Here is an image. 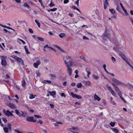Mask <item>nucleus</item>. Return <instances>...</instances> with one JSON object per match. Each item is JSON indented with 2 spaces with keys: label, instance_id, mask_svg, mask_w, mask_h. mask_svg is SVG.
I'll use <instances>...</instances> for the list:
<instances>
[{
  "label": "nucleus",
  "instance_id": "obj_15",
  "mask_svg": "<svg viewBox=\"0 0 133 133\" xmlns=\"http://www.w3.org/2000/svg\"><path fill=\"white\" fill-rule=\"evenodd\" d=\"M48 93L50 95L52 96H54L56 95V93L54 91H49Z\"/></svg>",
  "mask_w": 133,
  "mask_h": 133
},
{
  "label": "nucleus",
  "instance_id": "obj_33",
  "mask_svg": "<svg viewBox=\"0 0 133 133\" xmlns=\"http://www.w3.org/2000/svg\"><path fill=\"white\" fill-rule=\"evenodd\" d=\"M4 132H7L8 131V129L6 127H5L4 128Z\"/></svg>",
  "mask_w": 133,
  "mask_h": 133
},
{
  "label": "nucleus",
  "instance_id": "obj_47",
  "mask_svg": "<svg viewBox=\"0 0 133 133\" xmlns=\"http://www.w3.org/2000/svg\"><path fill=\"white\" fill-rule=\"evenodd\" d=\"M111 83L112 85L114 87V88H115L117 87V86L114 83Z\"/></svg>",
  "mask_w": 133,
  "mask_h": 133
},
{
  "label": "nucleus",
  "instance_id": "obj_43",
  "mask_svg": "<svg viewBox=\"0 0 133 133\" xmlns=\"http://www.w3.org/2000/svg\"><path fill=\"white\" fill-rule=\"evenodd\" d=\"M57 9V8H54L53 9H50V10L52 11H56Z\"/></svg>",
  "mask_w": 133,
  "mask_h": 133
},
{
  "label": "nucleus",
  "instance_id": "obj_34",
  "mask_svg": "<svg viewBox=\"0 0 133 133\" xmlns=\"http://www.w3.org/2000/svg\"><path fill=\"white\" fill-rule=\"evenodd\" d=\"M37 37L38 39L41 41H44V39L42 38L38 37Z\"/></svg>",
  "mask_w": 133,
  "mask_h": 133
},
{
  "label": "nucleus",
  "instance_id": "obj_48",
  "mask_svg": "<svg viewBox=\"0 0 133 133\" xmlns=\"http://www.w3.org/2000/svg\"><path fill=\"white\" fill-rule=\"evenodd\" d=\"M117 10L119 12H120L121 9L119 7L118 5H117V8H116Z\"/></svg>",
  "mask_w": 133,
  "mask_h": 133
},
{
  "label": "nucleus",
  "instance_id": "obj_11",
  "mask_svg": "<svg viewBox=\"0 0 133 133\" xmlns=\"http://www.w3.org/2000/svg\"><path fill=\"white\" fill-rule=\"evenodd\" d=\"M9 107L11 109H14L16 108L15 105L13 104L10 103L8 104Z\"/></svg>",
  "mask_w": 133,
  "mask_h": 133
},
{
  "label": "nucleus",
  "instance_id": "obj_31",
  "mask_svg": "<svg viewBox=\"0 0 133 133\" xmlns=\"http://www.w3.org/2000/svg\"><path fill=\"white\" fill-rule=\"evenodd\" d=\"M110 92L111 93L112 95L114 96H116V94L112 90Z\"/></svg>",
  "mask_w": 133,
  "mask_h": 133
},
{
  "label": "nucleus",
  "instance_id": "obj_38",
  "mask_svg": "<svg viewBox=\"0 0 133 133\" xmlns=\"http://www.w3.org/2000/svg\"><path fill=\"white\" fill-rule=\"evenodd\" d=\"M93 77L94 79H97L99 78V76H95V75H93Z\"/></svg>",
  "mask_w": 133,
  "mask_h": 133
},
{
  "label": "nucleus",
  "instance_id": "obj_24",
  "mask_svg": "<svg viewBox=\"0 0 133 133\" xmlns=\"http://www.w3.org/2000/svg\"><path fill=\"white\" fill-rule=\"evenodd\" d=\"M23 6L25 7H27V8L28 9H29L30 8V7L28 4L26 3H25L23 4Z\"/></svg>",
  "mask_w": 133,
  "mask_h": 133
},
{
  "label": "nucleus",
  "instance_id": "obj_29",
  "mask_svg": "<svg viewBox=\"0 0 133 133\" xmlns=\"http://www.w3.org/2000/svg\"><path fill=\"white\" fill-rule=\"evenodd\" d=\"M79 58L81 59L84 60V61H85V62H87V61L85 60V58L84 56L82 55L79 57Z\"/></svg>",
  "mask_w": 133,
  "mask_h": 133
},
{
  "label": "nucleus",
  "instance_id": "obj_54",
  "mask_svg": "<svg viewBox=\"0 0 133 133\" xmlns=\"http://www.w3.org/2000/svg\"><path fill=\"white\" fill-rule=\"evenodd\" d=\"M120 98L122 101H123L125 103L126 102V101L124 99V98L122 96Z\"/></svg>",
  "mask_w": 133,
  "mask_h": 133
},
{
  "label": "nucleus",
  "instance_id": "obj_36",
  "mask_svg": "<svg viewBox=\"0 0 133 133\" xmlns=\"http://www.w3.org/2000/svg\"><path fill=\"white\" fill-rule=\"evenodd\" d=\"M50 75L51 77L52 78L54 79L56 78V76L54 75L50 74Z\"/></svg>",
  "mask_w": 133,
  "mask_h": 133
},
{
  "label": "nucleus",
  "instance_id": "obj_26",
  "mask_svg": "<svg viewBox=\"0 0 133 133\" xmlns=\"http://www.w3.org/2000/svg\"><path fill=\"white\" fill-rule=\"evenodd\" d=\"M106 87L108 88V90L110 92L112 90L108 84L106 85Z\"/></svg>",
  "mask_w": 133,
  "mask_h": 133
},
{
  "label": "nucleus",
  "instance_id": "obj_55",
  "mask_svg": "<svg viewBox=\"0 0 133 133\" xmlns=\"http://www.w3.org/2000/svg\"><path fill=\"white\" fill-rule=\"evenodd\" d=\"M14 131L17 133H21L20 132L18 129H15L14 130Z\"/></svg>",
  "mask_w": 133,
  "mask_h": 133
},
{
  "label": "nucleus",
  "instance_id": "obj_30",
  "mask_svg": "<svg viewBox=\"0 0 133 133\" xmlns=\"http://www.w3.org/2000/svg\"><path fill=\"white\" fill-rule=\"evenodd\" d=\"M114 89L116 91L118 92H120V91H121L119 89L118 87L117 86L116 88H114Z\"/></svg>",
  "mask_w": 133,
  "mask_h": 133
},
{
  "label": "nucleus",
  "instance_id": "obj_44",
  "mask_svg": "<svg viewBox=\"0 0 133 133\" xmlns=\"http://www.w3.org/2000/svg\"><path fill=\"white\" fill-rule=\"evenodd\" d=\"M18 39L19 40L21 41L22 43L23 44H25L26 43H25V42L24 41H23V40L21 39H20L19 38H18Z\"/></svg>",
  "mask_w": 133,
  "mask_h": 133
},
{
  "label": "nucleus",
  "instance_id": "obj_62",
  "mask_svg": "<svg viewBox=\"0 0 133 133\" xmlns=\"http://www.w3.org/2000/svg\"><path fill=\"white\" fill-rule=\"evenodd\" d=\"M42 131L43 133H47V131L46 130L42 129Z\"/></svg>",
  "mask_w": 133,
  "mask_h": 133
},
{
  "label": "nucleus",
  "instance_id": "obj_10",
  "mask_svg": "<svg viewBox=\"0 0 133 133\" xmlns=\"http://www.w3.org/2000/svg\"><path fill=\"white\" fill-rule=\"evenodd\" d=\"M104 9H106L107 8V6L109 5V3L108 1V0H105L104 2Z\"/></svg>",
  "mask_w": 133,
  "mask_h": 133
},
{
  "label": "nucleus",
  "instance_id": "obj_51",
  "mask_svg": "<svg viewBox=\"0 0 133 133\" xmlns=\"http://www.w3.org/2000/svg\"><path fill=\"white\" fill-rule=\"evenodd\" d=\"M28 30L30 33H33V31L30 28H29V29Z\"/></svg>",
  "mask_w": 133,
  "mask_h": 133
},
{
  "label": "nucleus",
  "instance_id": "obj_25",
  "mask_svg": "<svg viewBox=\"0 0 133 133\" xmlns=\"http://www.w3.org/2000/svg\"><path fill=\"white\" fill-rule=\"evenodd\" d=\"M62 124V123L61 122H56L55 123H54V124L55 126H58V124Z\"/></svg>",
  "mask_w": 133,
  "mask_h": 133
},
{
  "label": "nucleus",
  "instance_id": "obj_5",
  "mask_svg": "<svg viewBox=\"0 0 133 133\" xmlns=\"http://www.w3.org/2000/svg\"><path fill=\"white\" fill-rule=\"evenodd\" d=\"M15 111L16 114L19 116V117L23 116L24 114V112L21 111L20 112L18 110H15Z\"/></svg>",
  "mask_w": 133,
  "mask_h": 133
},
{
  "label": "nucleus",
  "instance_id": "obj_40",
  "mask_svg": "<svg viewBox=\"0 0 133 133\" xmlns=\"http://www.w3.org/2000/svg\"><path fill=\"white\" fill-rule=\"evenodd\" d=\"M49 5L50 7H51L52 6H54L55 5L53 3H52L51 2L49 4Z\"/></svg>",
  "mask_w": 133,
  "mask_h": 133
},
{
  "label": "nucleus",
  "instance_id": "obj_27",
  "mask_svg": "<svg viewBox=\"0 0 133 133\" xmlns=\"http://www.w3.org/2000/svg\"><path fill=\"white\" fill-rule=\"evenodd\" d=\"M103 68L104 69V70H105V72H106L107 74L108 73V72L107 71V70L106 69V65L105 64H104L103 65Z\"/></svg>",
  "mask_w": 133,
  "mask_h": 133
},
{
  "label": "nucleus",
  "instance_id": "obj_56",
  "mask_svg": "<svg viewBox=\"0 0 133 133\" xmlns=\"http://www.w3.org/2000/svg\"><path fill=\"white\" fill-rule=\"evenodd\" d=\"M118 94L119 96L120 97H122V94L121 93V91H120V92H118Z\"/></svg>",
  "mask_w": 133,
  "mask_h": 133
},
{
  "label": "nucleus",
  "instance_id": "obj_9",
  "mask_svg": "<svg viewBox=\"0 0 133 133\" xmlns=\"http://www.w3.org/2000/svg\"><path fill=\"white\" fill-rule=\"evenodd\" d=\"M120 5H121V7L122 9L123 10L124 12L125 15L127 16H128V12H127V11L125 9L122 3H120Z\"/></svg>",
  "mask_w": 133,
  "mask_h": 133
},
{
  "label": "nucleus",
  "instance_id": "obj_21",
  "mask_svg": "<svg viewBox=\"0 0 133 133\" xmlns=\"http://www.w3.org/2000/svg\"><path fill=\"white\" fill-rule=\"evenodd\" d=\"M109 10L111 13L112 14H114L115 13V11L113 9H110Z\"/></svg>",
  "mask_w": 133,
  "mask_h": 133
},
{
  "label": "nucleus",
  "instance_id": "obj_7",
  "mask_svg": "<svg viewBox=\"0 0 133 133\" xmlns=\"http://www.w3.org/2000/svg\"><path fill=\"white\" fill-rule=\"evenodd\" d=\"M67 68L69 75L70 76H71L72 72V68L70 67H69V65H67Z\"/></svg>",
  "mask_w": 133,
  "mask_h": 133
},
{
  "label": "nucleus",
  "instance_id": "obj_39",
  "mask_svg": "<svg viewBox=\"0 0 133 133\" xmlns=\"http://www.w3.org/2000/svg\"><path fill=\"white\" fill-rule=\"evenodd\" d=\"M35 97L34 96V95H30L29 96V98L30 99H32L34 98Z\"/></svg>",
  "mask_w": 133,
  "mask_h": 133
},
{
  "label": "nucleus",
  "instance_id": "obj_8",
  "mask_svg": "<svg viewBox=\"0 0 133 133\" xmlns=\"http://www.w3.org/2000/svg\"><path fill=\"white\" fill-rule=\"evenodd\" d=\"M41 63V61L39 60H38L36 63H34V67L36 68H37L38 66Z\"/></svg>",
  "mask_w": 133,
  "mask_h": 133
},
{
  "label": "nucleus",
  "instance_id": "obj_19",
  "mask_svg": "<svg viewBox=\"0 0 133 133\" xmlns=\"http://www.w3.org/2000/svg\"><path fill=\"white\" fill-rule=\"evenodd\" d=\"M66 36V34L64 33H62L59 35V37L61 38H63Z\"/></svg>",
  "mask_w": 133,
  "mask_h": 133
},
{
  "label": "nucleus",
  "instance_id": "obj_4",
  "mask_svg": "<svg viewBox=\"0 0 133 133\" xmlns=\"http://www.w3.org/2000/svg\"><path fill=\"white\" fill-rule=\"evenodd\" d=\"M107 28L106 27V29L104 34L103 35V38L104 39H106V38H108V34L107 33V31H108V30L107 29Z\"/></svg>",
  "mask_w": 133,
  "mask_h": 133
},
{
  "label": "nucleus",
  "instance_id": "obj_22",
  "mask_svg": "<svg viewBox=\"0 0 133 133\" xmlns=\"http://www.w3.org/2000/svg\"><path fill=\"white\" fill-rule=\"evenodd\" d=\"M85 85L90 86L91 84V83L89 81H85Z\"/></svg>",
  "mask_w": 133,
  "mask_h": 133
},
{
  "label": "nucleus",
  "instance_id": "obj_20",
  "mask_svg": "<svg viewBox=\"0 0 133 133\" xmlns=\"http://www.w3.org/2000/svg\"><path fill=\"white\" fill-rule=\"evenodd\" d=\"M116 83L117 85H119V84H122L124 85V83H122L121 82H120L119 80H117V81L116 82Z\"/></svg>",
  "mask_w": 133,
  "mask_h": 133
},
{
  "label": "nucleus",
  "instance_id": "obj_41",
  "mask_svg": "<svg viewBox=\"0 0 133 133\" xmlns=\"http://www.w3.org/2000/svg\"><path fill=\"white\" fill-rule=\"evenodd\" d=\"M118 80L117 79H116L114 78H112V81L114 83H116V82Z\"/></svg>",
  "mask_w": 133,
  "mask_h": 133
},
{
  "label": "nucleus",
  "instance_id": "obj_63",
  "mask_svg": "<svg viewBox=\"0 0 133 133\" xmlns=\"http://www.w3.org/2000/svg\"><path fill=\"white\" fill-rule=\"evenodd\" d=\"M27 115V113L26 112H24V114L23 115V116L24 117L26 116Z\"/></svg>",
  "mask_w": 133,
  "mask_h": 133
},
{
  "label": "nucleus",
  "instance_id": "obj_32",
  "mask_svg": "<svg viewBox=\"0 0 133 133\" xmlns=\"http://www.w3.org/2000/svg\"><path fill=\"white\" fill-rule=\"evenodd\" d=\"M115 124V122H111L110 124V125L112 127H114Z\"/></svg>",
  "mask_w": 133,
  "mask_h": 133
},
{
  "label": "nucleus",
  "instance_id": "obj_3",
  "mask_svg": "<svg viewBox=\"0 0 133 133\" xmlns=\"http://www.w3.org/2000/svg\"><path fill=\"white\" fill-rule=\"evenodd\" d=\"M70 95L73 97V98H76L77 99H82V97L81 96L77 95L76 94H74L73 92H71Z\"/></svg>",
  "mask_w": 133,
  "mask_h": 133
},
{
  "label": "nucleus",
  "instance_id": "obj_49",
  "mask_svg": "<svg viewBox=\"0 0 133 133\" xmlns=\"http://www.w3.org/2000/svg\"><path fill=\"white\" fill-rule=\"evenodd\" d=\"M12 57L13 58L15 59L16 60V59H17V58H18V57H17V56H14V55L12 56Z\"/></svg>",
  "mask_w": 133,
  "mask_h": 133
},
{
  "label": "nucleus",
  "instance_id": "obj_53",
  "mask_svg": "<svg viewBox=\"0 0 133 133\" xmlns=\"http://www.w3.org/2000/svg\"><path fill=\"white\" fill-rule=\"evenodd\" d=\"M75 4H77V6H79V2H78V1H76L75 2Z\"/></svg>",
  "mask_w": 133,
  "mask_h": 133
},
{
  "label": "nucleus",
  "instance_id": "obj_16",
  "mask_svg": "<svg viewBox=\"0 0 133 133\" xmlns=\"http://www.w3.org/2000/svg\"><path fill=\"white\" fill-rule=\"evenodd\" d=\"M73 64V62L72 61H71L70 62H68V63L67 62V65H69V67L72 66Z\"/></svg>",
  "mask_w": 133,
  "mask_h": 133
},
{
  "label": "nucleus",
  "instance_id": "obj_17",
  "mask_svg": "<svg viewBox=\"0 0 133 133\" xmlns=\"http://www.w3.org/2000/svg\"><path fill=\"white\" fill-rule=\"evenodd\" d=\"M94 98L95 99H96L98 101H99L101 99L96 94L94 96Z\"/></svg>",
  "mask_w": 133,
  "mask_h": 133
},
{
  "label": "nucleus",
  "instance_id": "obj_37",
  "mask_svg": "<svg viewBox=\"0 0 133 133\" xmlns=\"http://www.w3.org/2000/svg\"><path fill=\"white\" fill-rule=\"evenodd\" d=\"M35 22L36 23L38 26L39 27H40V23L37 20H35Z\"/></svg>",
  "mask_w": 133,
  "mask_h": 133
},
{
  "label": "nucleus",
  "instance_id": "obj_28",
  "mask_svg": "<svg viewBox=\"0 0 133 133\" xmlns=\"http://www.w3.org/2000/svg\"><path fill=\"white\" fill-rule=\"evenodd\" d=\"M77 86L78 88H80L82 87V84L81 83H79L77 84Z\"/></svg>",
  "mask_w": 133,
  "mask_h": 133
},
{
  "label": "nucleus",
  "instance_id": "obj_57",
  "mask_svg": "<svg viewBox=\"0 0 133 133\" xmlns=\"http://www.w3.org/2000/svg\"><path fill=\"white\" fill-rule=\"evenodd\" d=\"M34 116L35 117H36L37 118H42V117H41V116H39V115H34Z\"/></svg>",
  "mask_w": 133,
  "mask_h": 133
},
{
  "label": "nucleus",
  "instance_id": "obj_52",
  "mask_svg": "<svg viewBox=\"0 0 133 133\" xmlns=\"http://www.w3.org/2000/svg\"><path fill=\"white\" fill-rule=\"evenodd\" d=\"M83 39H87V40H89V38L86 37L85 36H83Z\"/></svg>",
  "mask_w": 133,
  "mask_h": 133
},
{
  "label": "nucleus",
  "instance_id": "obj_35",
  "mask_svg": "<svg viewBox=\"0 0 133 133\" xmlns=\"http://www.w3.org/2000/svg\"><path fill=\"white\" fill-rule=\"evenodd\" d=\"M2 119L4 121L5 123H6L7 122V120L5 118H2Z\"/></svg>",
  "mask_w": 133,
  "mask_h": 133
},
{
  "label": "nucleus",
  "instance_id": "obj_18",
  "mask_svg": "<svg viewBox=\"0 0 133 133\" xmlns=\"http://www.w3.org/2000/svg\"><path fill=\"white\" fill-rule=\"evenodd\" d=\"M112 129L113 131H114L115 133H118L119 132L118 130L115 128H111Z\"/></svg>",
  "mask_w": 133,
  "mask_h": 133
},
{
  "label": "nucleus",
  "instance_id": "obj_2",
  "mask_svg": "<svg viewBox=\"0 0 133 133\" xmlns=\"http://www.w3.org/2000/svg\"><path fill=\"white\" fill-rule=\"evenodd\" d=\"M3 111L4 113V114L8 117L9 116H14V115L9 110L6 111L5 109H3Z\"/></svg>",
  "mask_w": 133,
  "mask_h": 133
},
{
  "label": "nucleus",
  "instance_id": "obj_6",
  "mask_svg": "<svg viewBox=\"0 0 133 133\" xmlns=\"http://www.w3.org/2000/svg\"><path fill=\"white\" fill-rule=\"evenodd\" d=\"M34 117H27L26 118L27 121L31 122H35L36 121L35 119H33Z\"/></svg>",
  "mask_w": 133,
  "mask_h": 133
},
{
  "label": "nucleus",
  "instance_id": "obj_1",
  "mask_svg": "<svg viewBox=\"0 0 133 133\" xmlns=\"http://www.w3.org/2000/svg\"><path fill=\"white\" fill-rule=\"evenodd\" d=\"M68 129L73 133H79L78 131L79 130V128L77 127H71Z\"/></svg>",
  "mask_w": 133,
  "mask_h": 133
},
{
  "label": "nucleus",
  "instance_id": "obj_12",
  "mask_svg": "<svg viewBox=\"0 0 133 133\" xmlns=\"http://www.w3.org/2000/svg\"><path fill=\"white\" fill-rule=\"evenodd\" d=\"M1 64L3 66H5L6 65V62L4 58L2 59Z\"/></svg>",
  "mask_w": 133,
  "mask_h": 133
},
{
  "label": "nucleus",
  "instance_id": "obj_61",
  "mask_svg": "<svg viewBox=\"0 0 133 133\" xmlns=\"http://www.w3.org/2000/svg\"><path fill=\"white\" fill-rule=\"evenodd\" d=\"M127 63L132 68L133 66L129 62H127Z\"/></svg>",
  "mask_w": 133,
  "mask_h": 133
},
{
  "label": "nucleus",
  "instance_id": "obj_59",
  "mask_svg": "<svg viewBox=\"0 0 133 133\" xmlns=\"http://www.w3.org/2000/svg\"><path fill=\"white\" fill-rule=\"evenodd\" d=\"M25 51L28 54H30V52L28 51V49H25Z\"/></svg>",
  "mask_w": 133,
  "mask_h": 133
},
{
  "label": "nucleus",
  "instance_id": "obj_60",
  "mask_svg": "<svg viewBox=\"0 0 133 133\" xmlns=\"http://www.w3.org/2000/svg\"><path fill=\"white\" fill-rule=\"evenodd\" d=\"M127 63L132 68L133 66L129 62H127Z\"/></svg>",
  "mask_w": 133,
  "mask_h": 133
},
{
  "label": "nucleus",
  "instance_id": "obj_23",
  "mask_svg": "<svg viewBox=\"0 0 133 133\" xmlns=\"http://www.w3.org/2000/svg\"><path fill=\"white\" fill-rule=\"evenodd\" d=\"M22 87H25V84L26 83L25 81L24 80L22 82Z\"/></svg>",
  "mask_w": 133,
  "mask_h": 133
},
{
  "label": "nucleus",
  "instance_id": "obj_14",
  "mask_svg": "<svg viewBox=\"0 0 133 133\" xmlns=\"http://www.w3.org/2000/svg\"><path fill=\"white\" fill-rule=\"evenodd\" d=\"M119 54L121 56L123 59L125 58H126L125 56L122 52H120Z\"/></svg>",
  "mask_w": 133,
  "mask_h": 133
},
{
  "label": "nucleus",
  "instance_id": "obj_45",
  "mask_svg": "<svg viewBox=\"0 0 133 133\" xmlns=\"http://www.w3.org/2000/svg\"><path fill=\"white\" fill-rule=\"evenodd\" d=\"M111 59L112 60V61H113V62L116 61V59L114 57H111Z\"/></svg>",
  "mask_w": 133,
  "mask_h": 133
},
{
  "label": "nucleus",
  "instance_id": "obj_50",
  "mask_svg": "<svg viewBox=\"0 0 133 133\" xmlns=\"http://www.w3.org/2000/svg\"><path fill=\"white\" fill-rule=\"evenodd\" d=\"M37 123H39L41 124H43V121L41 120H39L38 122Z\"/></svg>",
  "mask_w": 133,
  "mask_h": 133
},
{
  "label": "nucleus",
  "instance_id": "obj_58",
  "mask_svg": "<svg viewBox=\"0 0 133 133\" xmlns=\"http://www.w3.org/2000/svg\"><path fill=\"white\" fill-rule=\"evenodd\" d=\"M44 62H48L49 61V60L48 59H44Z\"/></svg>",
  "mask_w": 133,
  "mask_h": 133
},
{
  "label": "nucleus",
  "instance_id": "obj_64",
  "mask_svg": "<svg viewBox=\"0 0 133 133\" xmlns=\"http://www.w3.org/2000/svg\"><path fill=\"white\" fill-rule=\"evenodd\" d=\"M61 96L62 97H65V94L64 93H62L61 94Z\"/></svg>",
  "mask_w": 133,
  "mask_h": 133
},
{
  "label": "nucleus",
  "instance_id": "obj_42",
  "mask_svg": "<svg viewBox=\"0 0 133 133\" xmlns=\"http://www.w3.org/2000/svg\"><path fill=\"white\" fill-rule=\"evenodd\" d=\"M8 128L9 129H10V130H11V125L10 123H8Z\"/></svg>",
  "mask_w": 133,
  "mask_h": 133
},
{
  "label": "nucleus",
  "instance_id": "obj_13",
  "mask_svg": "<svg viewBox=\"0 0 133 133\" xmlns=\"http://www.w3.org/2000/svg\"><path fill=\"white\" fill-rule=\"evenodd\" d=\"M17 62L20 63H21L22 64H23V62L22 59L18 57L17 59H16Z\"/></svg>",
  "mask_w": 133,
  "mask_h": 133
},
{
  "label": "nucleus",
  "instance_id": "obj_46",
  "mask_svg": "<svg viewBox=\"0 0 133 133\" xmlns=\"http://www.w3.org/2000/svg\"><path fill=\"white\" fill-rule=\"evenodd\" d=\"M71 17H73L74 16V15L73 14L69 13L68 14Z\"/></svg>",
  "mask_w": 133,
  "mask_h": 133
}]
</instances>
